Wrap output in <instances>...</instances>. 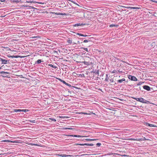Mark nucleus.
<instances>
[{"mask_svg":"<svg viewBox=\"0 0 157 157\" xmlns=\"http://www.w3.org/2000/svg\"><path fill=\"white\" fill-rule=\"evenodd\" d=\"M136 140H137L136 141H142L144 140L143 138H140V139L136 138Z\"/></svg>","mask_w":157,"mask_h":157,"instance_id":"nucleus-18","label":"nucleus"},{"mask_svg":"<svg viewBox=\"0 0 157 157\" xmlns=\"http://www.w3.org/2000/svg\"><path fill=\"white\" fill-rule=\"evenodd\" d=\"M115 26V25L111 24V25H110L109 27H114V26Z\"/></svg>","mask_w":157,"mask_h":157,"instance_id":"nucleus-37","label":"nucleus"},{"mask_svg":"<svg viewBox=\"0 0 157 157\" xmlns=\"http://www.w3.org/2000/svg\"><path fill=\"white\" fill-rule=\"evenodd\" d=\"M115 61H116V60H120V61L121 60L120 59H118V58H117V57H115V59H114Z\"/></svg>","mask_w":157,"mask_h":157,"instance_id":"nucleus-38","label":"nucleus"},{"mask_svg":"<svg viewBox=\"0 0 157 157\" xmlns=\"http://www.w3.org/2000/svg\"><path fill=\"white\" fill-rule=\"evenodd\" d=\"M157 127L156 125L153 124H151L150 125V127Z\"/></svg>","mask_w":157,"mask_h":157,"instance_id":"nucleus-34","label":"nucleus"},{"mask_svg":"<svg viewBox=\"0 0 157 157\" xmlns=\"http://www.w3.org/2000/svg\"><path fill=\"white\" fill-rule=\"evenodd\" d=\"M49 120H51V121H53L54 122H56V120L55 119H54V118H49Z\"/></svg>","mask_w":157,"mask_h":157,"instance_id":"nucleus-21","label":"nucleus"},{"mask_svg":"<svg viewBox=\"0 0 157 157\" xmlns=\"http://www.w3.org/2000/svg\"><path fill=\"white\" fill-rule=\"evenodd\" d=\"M38 3L41 4L42 3V2H38Z\"/></svg>","mask_w":157,"mask_h":157,"instance_id":"nucleus-59","label":"nucleus"},{"mask_svg":"<svg viewBox=\"0 0 157 157\" xmlns=\"http://www.w3.org/2000/svg\"><path fill=\"white\" fill-rule=\"evenodd\" d=\"M85 154H82V155H79L78 156L79 157H81V156H82L83 155H85Z\"/></svg>","mask_w":157,"mask_h":157,"instance_id":"nucleus-48","label":"nucleus"},{"mask_svg":"<svg viewBox=\"0 0 157 157\" xmlns=\"http://www.w3.org/2000/svg\"><path fill=\"white\" fill-rule=\"evenodd\" d=\"M1 67H0V69H1Z\"/></svg>","mask_w":157,"mask_h":157,"instance_id":"nucleus-64","label":"nucleus"},{"mask_svg":"<svg viewBox=\"0 0 157 157\" xmlns=\"http://www.w3.org/2000/svg\"><path fill=\"white\" fill-rule=\"evenodd\" d=\"M57 79L59 80V81H60L61 82H62L63 81V80L59 78H57Z\"/></svg>","mask_w":157,"mask_h":157,"instance_id":"nucleus-45","label":"nucleus"},{"mask_svg":"<svg viewBox=\"0 0 157 157\" xmlns=\"http://www.w3.org/2000/svg\"><path fill=\"white\" fill-rule=\"evenodd\" d=\"M78 26H80V25H85V24H83L82 23L81 24L80 23H77Z\"/></svg>","mask_w":157,"mask_h":157,"instance_id":"nucleus-33","label":"nucleus"},{"mask_svg":"<svg viewBox=\"0 0 157 157\" xmlns=\"http://www.w3.org/2000/svg\"><path fill=\"white\" fill-rule=\"evenodd\" d=\"M151 124H150L149 123H148V122H147L146 123V125L147 126H149V127H150V125H151Z\"/></svg>","mask_w":157,"mask_h":157,"instance_id":"nucleus-27","label":"nucleus"},{"mask_svg":"<svg viewBox=\"0 0 157 157\" xmlns=\"http://www.w3.org/2000/svg\"><path fill=\"white\" fill-rule=\"evenodd\" d=\"M5 16H2V17H5Z\"/></svg>","mask_w":157,"mask_h":157,"instance_id":"nucleus-62","label":"nucleus"},{"mask_svg":"<svg viewBox=\"0 0 157 157\" xmlns=\"http://www.w3.org/2000/svg\"><path fill=\"white\" fill-rule=\"evenodd\" d=\"M3 141L6 142H11L10 141L8 140H4Z\"/></svg>","mask_w":157,"mask_h":157,"instance_id":"nucleus-39","label":"nucleus"},{"mask_svg":"<svg viewBox=\"0 0 157 157\" xmlns=\"http://www.w3.org/2000/svg\"><path fill=\"white\" fill-rule=\"evenodd\" d=\"M106 77H108V74H106Z\"/></svg>","mask_w":157,"mask_h":157,"instance_id":"nucleus-57","label":"nucleus"},{"mask_svg":"<svg viewBox=\"0 0 157 157\" xmlns=\"http://www.w3.org/2000/svg\"><path fill=\"white\" fill-rule=\"evenodd\" d=\"M82 48L84 50H85V51L88 52V50L87 48Z\"/></svg>","mask_w":157,"mask_h":157,"instance_id":"nucleus-36","label":"nucleus"},{"mask_svg":"<svg viewBox=\"0 0 157 157\" xmlns=\"http://www.w3.org/2000/svg\"><path fill=\"white\" fill-rule=\"evenodd\" d=\"M88 36L87 35H84V37H86V36Z\"/></svg>","mask_w":157,"mask_h":157,"instance_id":"nucleus-53","label":"nucleus"},{"mask_svg":"<svg viewBox=\"0 0 157 157\" xmlns=\"http://www.w3.org/2000/svg\"><path fill=\"white\" fill-rule=\"evenodd\" d=\"M98 90H99V91H102V90H101V89H100V88H99V89H98Z\"/></svg>","mask_w":157,"mask_h":157,"instance_id":"nucleus-52","label":"nucleus"},{"mask_svg":"<svg viewBox=\"0 0 157 157\" xmlns=\"http://www.w3.org/2000/svg\"><path fill=\"white\" fill-rule=\"evenodd\" d=\"M126 82L125 79L124 78H122L121 79H119L117 81V84H118V83H123V84H125V82ZM116 83H115V84H116Z\"/></svg>","mask_w":157,"mask_h":157,"instance_id":"nucleus-2","label":"nucleus"},{"mask_svg":"<svg viewBox=\"0 0 157 157\" xmlns=\"http://www.w3.org/2000/svg\"><path fill=\"white\" fill-rule=\"evenodd\" d=\"M62 82H63V84H65H65H66V83L67 82H66L65 81H63H63Z\"/></svg>","mask_w":157,"mask_h":157,"instance_id":"nucleus-44","label":"nucleus"},{"mask_svg":"<svg viewBox=\"0 0 157 157\" xmlns=\"http://www.w3.org/2000/svg\"><path fill=\"white\" fill-rule=\"evenodd\" d=\"M54 13L57 15H66L67 14L65 13H55L54 12Z\"/></svg>","mask_w":157,"mask_h":157,"instance_id":"nucleus-9","label":"nucleus"},{"mask_svg":"<svg viewBox=\"0 0 157 157\" xmlns=\"http://www.w3.org/2000/svg\"><path fill=\"white\" fill-rule=\"evenodd\" d=\"M8 57H9V58H10V57H11L12 58H18L19 57H20V56H18V55H17V56H11V55H9L7 56Z\"/></svg>","mask_w":157,"mask_h":157,"instance_id":"nucleus-10","label":"nucleus"},{"mask_svg":"<svg viewBox=\"0 0 157 157\" xmlns=\"http://www.w3.org/2000/svg\"><path fill=\"white\" fill-rule=\"evenodd\" d=\"M85 140L87 141H95L96 140V139H86Z\"/></svg>","mask_w":157,"mask_h":157,"instance_id":"nucleus-13","label":"nucleus"},{"mask_svg":"<svg viewBox=\"0 0 157 157\" xmlns=\"http://www.w3.org/2000/svg\"><path fill=\"white\" fill-rule=\"evenodd\" d=\"M84 144H76V145L84 146L85 145Z\"/></svg>","mask_w":157,"mask_h":157,"instance_id":"nucleus-19","label":"nucleus"},{"mask_svg":"<svg viewBox=\"0 0 157 157\" xmlns=\"http://www.w3.org/2000/svg\"><path fill=\"white\" fill-rule=\"evenodd\" d=\"M143 88L147 91H150L151 90V88L147 85H144L143 86Z\"/></svg>","mask_w":157,"mask_h":157,"instance_id":"nucleus-7","label":"nucleus"},{"mask_svg":"<svg viewBox=\"0 0 157 157\" xmlns=\"http://www.w3.org/2000/svg\"><path fill=\"white\" fill-rule=\"evenodd\" d=\"M86 58L85 59V60L87 62H92V60L91 58H89V57H86Z\"/></svg>","mask_w":157,"mask_h":157,"instance_id":"nucleus-11","label":"nucleus"},{"mask_svg":"<svg viewBox=\"0 0 157 157\" xmlns=\"http://www.w3.org/2000/svg\"><path fill=\"white\" fill-rule=\"evenodd\" d=\"M122 7H125L126 8H127V9H129V8H130L131 9H140L138 7H130V6H128V7H124V6H122Z\"/></svg>","mask_w":157,"mask_h":157,"instance_id":"nucleus-8","label":"nucleus"},{"mask_svg":"<svg viewBox=\"0 0 157 157\" xmlns=\"http://www.w3.org/2000/svg\"><path fill=\"white\" fill-rule=\"evenodd\" d=\"M144 82H139L137 84V85H138V86H140L141 85L142 83H144Z\"/></svg>","mask_w":157,"mask_h":157,"instance_id":"nucleus-22","label":"nucleus"},{"mask_svg":"<svg viewBox=\"0 0 157 157\" xmlns=\"http://www.w3.org/2000/svg\"><path fill=\"white\" fill-rule=\"evenodd\" d=\"M138 90H140V87H139V88H138Z\"/></svg>","mask_w":157,"mask_h":157,"instance_id":"nucleus-55","label":"nucleus"},{"mask_svg":"<svg viewBox=\"0 0 157 157\" xmlns=\"http://www.w3.org/2000/svg\"><path fill=\"white\" fill-rule=\"evenodd\" d=\"M118 72H119V73H122V72H123L122 71H120L119 70L118 71Z\"/></svg>","mask_w":157,"mask_h":157,"instance_id":"nucleus-49","label":"nucleus"},{"mask_svg":"<svg viewBox=\"0 0 157 157\" xmlns=\"http://www.w3.org/2000/svg\"><path fill=\"white\" fill-rule=\"evenodd\" d=\"M74 26H78V24H75V25H74Z\"/></svg>","mask_w":157,"mask_h":157,"instance_id":"nucleus-51","label":"nucleus"},{"mask_svg":"<svg viewBox=\"0 0 157 157\" xmlns=\"http://www.w3.org/2000/svg\"><path fill=\"white\" fill-rule=\"evenodd\" d=\"M67 42L69 44H71L72 43V40H68Z\"/></svg>","mask_w":157,"mask_h":157,"instance_id":"nucleus-29","label":"nucleus"},{"mask_svg":"<svg viewBox=\"0 0 157 157\" xmlns=\"http://www.w3.org/2000/svg\"><path fill=\"white\" fill-rule=\"evenodd\" d=\"M133 99L136 100L137 101H139L140 102L144 103H149L150 102L148 101H147L146 100L142 98H136L134 97L132 98Z\"/></svg>","mask_w":157,"mask_h":157,"instance_id":"nucleus-1","label":"nucleus"},{"mask_svg":"<svg viewBox=\"0 0 157 157\" xmlns=\"http://www.w3.org/2000/svg\"><path fill=\"white\" fill-rule=\"evenodd\" d=\"M112 73H116L117 74V73H118V72L116 70H114L113 71H112Z\"/></svg>","mask_w":157,"mask_h":157,"instance_id":"nucleus-23","label":"nucleus"},{"mask_svg":"<svg viewBox=\"0 0 157 157\" xmlns=\"http://www.w3.org/2000/svg\"><path fill=\"white\" fill-rule=\"evenodd\" d=\"M24 7H27L28 6L27 5H26L25 6H24Z\"/></svg>","mask_w":157,"mask_h":157,"instance_id":"nucleus-61","label":"nucleus"},{"mask_svg":"<svg viewBox=\"0 0 157 157\" xmlns=\"http://www.w3.org/2000/svg\"><path fill=\"white\" fill-rule=\"evenodd\" d=\"M66 129H69V130H71L72 128H66Z\"/></svg>","mask_w":157,"mask_h":157,"instance_id":"nucleus-43","label":"nucleus"},{"mask_svg":"<svg viewBox=\"0 0 157 157\" xmlns=\"http://www.w3.org/2000/svg\"><path fill=\"white\" fill-rule=\"evenodd\" d=\"M29 121L30 122V123H35L36 122H35V120H33V121H31V120H29Z\"/></svg>","mask_w":157,"mask_h":157,"instance_id":"nucleus-32","label":"nucleus"},{"mask_svg":"<svg viewBox=\"0 0 157 157\" xmlns=\"http://www.w3.org/2000/svg\"><path fill=\"white\" fill-rule=\"evenodd\" d=\"M94 145V144H90V146H93Z\"/></svg>","mask_w":157,"mask_h":157,"instance_id":"nucleus-47","label":"nucleus"},{"mask_svg":"<svg viewBox=\"0 0 157 157\" xmlns=\"http://www.w3.org/2000/svg\"><path fill=\"white\" fill-rule=\"evenodd\" d=\"M60 118H67V117H65H65H63V116H60Z\"/></svg>","mask_w":157,"mask_h":157,"instance_id":"nucleus-42","label":"nucleus"},{"mask_svg":"<svg viewBox=\"0 0 157 157\" xmlns=\"http://www.w3.org/2000/svg\"><path fill=\"white\" fill-rule=\"evenodd\" d=\"M29 111L28 109H14V112H28Z\"/></svg>","mask_w":157,"mask_h":157,"instance_id":"nucleus-5","label":"nucleus"},{"mask_svg":"<svg viewBox=\"0 0 157 157\" xmlns=\"http://www.w3.org/2000/svg\"><path fill=\"white\" fill-rule=\"evenodd\" d=\"M25 3H34L35 2L33 1H30V0H26V2H25Z\"/></svg>","mask_w":157,"mask_h":157,"instance_id":"nucleus-14","label":"nucleus"},{"mask_svg":"<svg viewBox=\"0 0 157 157\" xmlns=\"http://www.w3.org/2000/svg\"><path fill=\"white\" fill-rule=\"evenodd\" d=\"M128 77L129 79H130L132 81H136L137 80V78L134 76L128 75Z\"/></svg>","mask_w":157,"mask_h":157,"instance_id":"nucleus-3","label":"nucleus"},{"mask_svg":"<svg viewBox=\"0 0 157 157\" xmlns=\"http://www.w3.org/2000/svg\"><path fill=\"white\" fill-rule=\"evenodd\" d=\"M155 2L157 3V1H155Z\"/></svg>","mask_w":157,"mask_h":157,"instance_id":"nucleus-58","label":"nucleus"},{"mask_svg":"<svg viewBox=\"0 0 157 157\" xmlns=\"http://www.w3.org/2000/svg\"><path fill=\"white\" fill-rule=\"evenodd\" d=\"M42 62H43V61H42L41 59H38L37 61H36V62L35 63L39 64L40 63Z\"/></svg>","mask_w":157,"mask_h":157,"instance_id":"nucleus-15","label":"nucleus"},{"mask_svg":"<svg viewBox=\"0 0 157 157\" xmlns=\"http://www.w3.org/2000/svg\"><path fill=\"white\" fill-rule=\"evenodd\" d=\"M0 73L1 74H5V73H7V74H8L9 73H8V72H5V71H1V72H0Z\"/></svg>","mask_w":157,"mask_h":157,"instance_id":"nucleus-31","label":"nucleus"},{"mask_svg":"<svg viewBox=\"0 0 157 157\" xmlns=\"http://www.w3.org/2000/svg\"><path fill=\"white\" fill-rule=\"evenodd\" d=\"M73 2L74 3H75V2Z\"/></svg>","mask_w":157,"mask_h":157,"instance_id":"nucleus-63","label":"nucleus"},{"mask_svg":"<svg viewBox=\"0 0 157 157\" xmlns=\"http://www.w3.org/2000/svg\"><path fill=\"white\" fill-rule=\"evenodd\" d=\"M85 145L87 146H90V144H87V143H85L84 144Z\"/></svg>","mask_w":157,"mask_h":157,"instance_id":"nucleus-40","label":"nucleus"},{"mask_svg":"<svg viewBox=\"0 0 157 157\" xmlns=\"http://www.w3.org/2000/svg\"><path fill=\"white\" fill-rule=\"evenodd\" d=\"M81 63L82 64H84V65L88 66L92 64V62H87L86 60H85L84 61H82L81 62Z\"/></svg>","mask_w":157,"mask_h":157,"instance_id":"nucleus-6","label":"nucleus"},{"mask_svg":"<svg viewBox=\"0 0 157 157\" xmlns=\"http://www.w3.org/2000/svg\"><path fill=\"white\" fill-rule=\"evenodd\" d=\"M21 1V0L19 1L18 0H14L13 1V2H16V3H17L20 2Z\"/></svg>","mask_w":157,"mask_h":157,"instance_id":"nucleus-20","label":"nucleus"},{"mask_svg":"<svg viewBox=\"0 0 157 157\" xmlns=\"http://www.w3.org/2000/svg\"><path fill=\"white\" fill-rule=\"evenodd\" d=\"M6 0H0V1L1 2H4Z\"/></svg>","mask_w":157,"mask_h":157,"instance_id":"nucleus-50","label":"nucleus"},{"mask_svg":"<svg viewBox=\"0 0 157 157\" xmlns=\"http://www.w3.org/2000/svg\"><path fill=\"white\" fill-rule=\"evenodd\" d=\"M70 136L72 137H81L82 136L79 135H70Z\"/></svg>","mask_w":157,"mask_h":157,"instance_id":"nucleus-12","label":"nucleus"},{"mask_svg":"<svg viewBox=\"0 0 157 157\" xmlns=\"http://www.w3.org/2000/svg\"><path fill=\"white\" fill-rule=\"evenodd\" d=\"M108 80H109V78L108 77H106V78H105V81H108Z\"/></svg>","mask_w":157,"mask_h":157,"instance_id":"nucleus-41","label":"nucleus"},{"mask_svg":"<svg viewBox=\"0 0 157 157\" xmlns=\"http://www.w3.org/2000/svg\"><path fill=\"white\" fill-rule=\"evenodd\" d=\"M65 85L67 86H69V87H71V85H70V84H69L67 83H66V84H65Z\"/></svg>","mask_w":157,"mask_h":157,"instance_id":"nucleus-35","label":"nucleus"},{"mask_svg":"<svg viewBox=\"0 0 157 157\" xmlns=\"http://www.w3.org/2000/svg\"><path fill=\"white\" fill-rule=\"evenodd\" d=\"M151 1L153 2H155V0H151Z\"/></svg>","mask_w":157,"mask_h":157,"instance_id":"nucleus-56","label":"nucleus"},{"mask_svg":"<svg viewBox=\"0 0 157 157\" xmlns=\"http://www.w3.org/2000/svg\"><path fill=\"white\" fill-rule=\"evenodd\" d=\"M109 81L111 82H114V80L113 78H111L109 79Z\"/></svg>","mask_w":157,"mask_h":157,"instance_id":"nucleus-28","label":"nucleus"},{"mask_svg":"<svg viewBox=\"0 0 157 157\" xmlns=\"http://www.w3.org/2000/svg\"><path fill=\"white\" fill-rule=\"evenodd\" d=\"M36 36H34V37H33V38H36Z\"/></svg>","mask_w":157,"mask_h":157,"instance_id":"nucleus-60","label":"nucleus"},{"mask_svg":"<svg viewBox=\"0 0 157 157\" xmlns=\"http://www.w3.org/2000/svg\"><path fill=\"white\" fill-rule=\"evenodd\" d=\"M0 61H2V64H6L9 63V60H6L5 59L0 58Z\"/></svg>","mask_w":157,"mask_h":157,"instance_id":"nucleus-4","label":"nucleus"},{"mask_svg":"<svg viewBox=\"0 0 157 157\" xmlns=\"http://www.w3.org/2000/svg\"><path fill=\"white\" fill-rule=\"evenodd\" d=\"M143 140H150L148 138H146V137H143Z\"/></svg>","mask_w":157,"mask_h":157,"instance_id":"nucleus-24","label":"nucleus"},{"mask_svg":"<svg viewBox=\"0 0 157 157\" xmlns=\"http://www.w3.org/2000/svg\"><path fill=\"white\" fill-rule=\"evenodd\" d=\"M89 41H91L89 40H84L83 42L86 43L88 42Z\"/></svg>","mask_w":157,"mask_h":157,"instance_id":"nucleus-25","label":"nucleus"},{"mask_svg":"<svg viewBox=\"0 0 157 157\" xmlns=\"http://www.w3.org/2000/svg\"><path fill=\"white\" fill-rule=\"evenodd\" d=\"M128 140H136V141L137 140L136 138V139L129 138V139H128Z\"/></svg>","mask_w":157,"mask_h":157,"instance_id":"nucleus-26","label":"nucleus"},{"mask_svg":"<svg viewBox=\"0 0 157 157\" xmlns=\"http://www.w3.org/2000/svg\"><path fill=\"white\" fill-rule=\"evenodd\" d=\"M48 65L51 67H52L54 68H56V66H54L52 64H48Z\"/></svg>","mask_w":157,"mask_h":157,"instance_id":"nucleus-16","label":"nucleus"},{"mask_svg":"<svg viewBox=\"0 0 157 157\" xmlns=\"http://www.w3.org/2000/svg\"><path fill=\"white\" fill-rule=\"evenodd\" d=\"M101 145V143H98L96 144V145L98 147H100Z\"/></svg>","mask_w":157,"mask_h":157,"instance_id":"nucleus-30","label":"nucleus"},{"mask_svg":"<svg viewBox=\"0 0 157 157\" xmlns=\"http://www.w3.org/2000/svg\"><path fill=\"white\" fill-rule=\"evenodd\" d=\"M82 34L80 33H77V35H79V36H81Z\"/></svg>","mask_w":157,"mask_h":157,"instance_id":"nucleus-46","label":"nucleus"},{"mask_svg":"<svg viewBox=\"0 0 157 157\" xmlns=\"http://www.w3.org/2000/svg\"><path fill=\"white\" fill-rule=\"evenodd\" d=\"M58 155L60 156H61V157H66L67 156L65 154H59V155Z\"/></svg>","mask_w":157,"mask_h":157,"instance_id":"nucleus-17","label":"nucleus"},{"mask_svg":"<svg viewBox=\"0 0 157 157\" xmlns=\"http://www.w3.org/2000/svg\"><path fill=\"white\" fill-rule=\"evenodd\" d=\"M81 36H83V37H84V35L82 34H81Z\"/></svg>","mask_w":157,"mask_h":157,"instance_id":"nucleus-54","label":"nucleus"}]
</instances>
